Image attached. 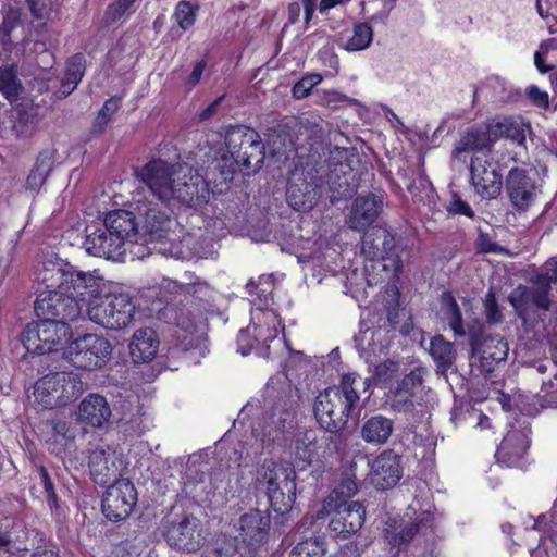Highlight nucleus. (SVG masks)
<instances>
[{
	"label": "nucleus",
	"instance_id": "nucleus-3",
	"mask_svg": "<svg viewBox=\"0 0 557 557\" xmlns=\"http://www.w3.org/2000/svg\"><path fill=\"white\" fill-rule=\"evenodd\" d=\"M213 288L203 281L196 278L193 282L180 284L171 278L163 277L156 285L147 288L145 297L156 298L152 301L150 311L157 313L159 319L166 323L175 324L185 334L182 339V347L185 350L196 347L194 344V333L197 330L195 317L185 308H176L172 305L173 300H188L193 298L199 301H209L213 298Z\"/></svg>",
	"mask_w": 557,
	"mask_h": 557
},
{
	"label": "nucleus",
	"instance_id": "nucleus-61",
	"mask_svg": "<svg viewBox=\"0 0 557 557\" xmlns=\"http://www.w3.org/2000/svg\"><path fill=\"white\" fill-rule=\"evenodd\" d=\"M305 11V23L308 25L313 18L318 0H301Z\"/></svg>",
	"mask_w": 557,
	"mask_h": 557
},
{
	"label": "nucleus",
	"instance_id": "nucleus-26",
	"mask_svg": "<svg viewBox=\"0 0 557 557\" xmlns=\"http://www.w3.org/2000/svg\"><path fill=\"white\" fill-rule=\"evenodd\" d=\"M128 349L134 362H149L158 352L159 338L149 327L136 330L131 337Z\"/></svg>",
	"mask_w": 557,
	"mask_h": 557
},
{
	"label": "nucleus",
	"instance_id": "nucleus-63",
	"mask_svg": "<svg viewBox=\"0 0 557 557\" xmlns=\"http://www.w3.org/2000/svg\"><path fill=\"white\" fill-rule=\"evenodd\" d=\"M362 250L371 257L377 256V246L373 245L370 234L364 235L362 239Z\"/></svg>",
	"mask_w": 557,
	"mask_h": 557
},
{
	"label": "nucleus",
	"instance_id": "nucleus-4",
	"mask_svg": "<svg viewBox=\"0 0 557 557\" xmlns=\"http://www.w3.org/2000/svg\"><path fill=\"white\" fill-rule=\"evenodd\" d=\"M270 287V277H261L257 286L253 283L247 285L249 295L252 296L256 290L257 299L252 301L250 325L240 330L237 336V350L243 356L255 352L259 357L270 358L271 344L281 345L278 334L284 327L276 309L269 307L272 300L269 297Z\"/></svg>",
	"mask_w": 557,
	"mask_h": 557
},
{
	"label": "nucleus",
	"instance_id": "nucleus-31",
	"mask_svg": "<svg viewBox=\"0 0 557 557\" xmlns=\"http://www.w3.org/2000/svg\"><path fill=\"white\" fill-rule=\"evenodd\" d=\"M437 314L449 325L456 336L466 334L460 309L450 293H443Z\"/></svg>",
	"mask_w": 557,
	"mask_h": 557
},
{
	"label": "nucleus",
	"instance_id": "nucleus-37",
	"mask_svg": "<svg viewBox=\"0 0 557 557\" xmlns=\"http://www.w3.org/2000/svg\"><path fill=\"white\" fill-rule=\"evenodd\" d=\"M375 335L376 332L370 327L361 330L355 335L356 347L362 356L370 357L382 350V347L374 341Z\"/></svg>",
	"mask_w": 557,
	"mask_h": 557
},
{
	"label": "nucleus",
	"instance_id": "nucleus-20",
	"mask_svg": "<svg viewBox=\"0 0 557 557\" xmlns=\"http://www.w3.org/2000/svg\"><path fill=\"white\" fill-rule=\"evenodd\" d=\"M369 478L380 490L391 488L401 478L400 457L393 450H384L370 463Z\"/></svg>",
	"mask_w": 557,
	"mask_h": 557
},
{
	"label": "nucleus",
	"instance_id": "nucleus-64",
	"mask_svg": "<svg viewBox=\"0 0 557 557\" xmlns=\"http://www.w3.org/2000/svg\"><path fill=\"white\" fill-rule=\"evenodd\" d=\"M221 101H222V97L215 99L206 109H203L201 111V113H200V120H208V119H210L216 112Z\"/></svg>",
	"mask_w": 557,
	"mask_h": 557
},
{
	"label": "nucleus",
	"instance_id": "nucleus-29",
	"mask_svg": "<svg viewBox=\"0 0 557 557\" xmlns=\"http://www.w3.org/2000/svg\"><path fill=\"white\" fill-rule=\"evenodd\" d=\"M282 422L281 428L273 426L272 424H268L262 431H259L257 428L252 429V436L255 438V443L250 445V447L246 450L247 457H256L262 453V450L268 447L271 443L277 441V432L281 429H285V424L287 423L289 426L292 425V414L286 413L284 419H280Z\"/></svg>",
	"mask_w": 557,
	"mask_h": 557
},
{
	"label": "nucleus",
	"instance_id": "nucleus-10",
	"mask_svg": "<svg viewBox=\"0 0 557 557\" xmlns=\"http://www.w3.org/2000/svg\"><path fill=\"white\" fill-rule=\"evenodd\" d=\"M138 215L143 219V235L147 236L145 242L151 244L156 243L152 248L164 257H171L176 260H188L193 258L194 253L190 249V237H185L183 240L176 242L175 238L169 237L168 233L171 226L175 223L170 216L149 203H140L137 206Z\"/></svg>",
	"mask_w": 557,
	"mask_h": 557
},
{
	"label": "nucleus",
	"instance_id": "nucleus-18",
	"mask_svg": "<svg viewBox=\"0 0 557 557\" xmlns=\"http://www.w3.org/2000/svg\"><path fill=\"white\" fill-rule=\"evenodd\" d=\"M423 392L422 373L419 370L406 375L391 392L389 406L396 412H409L420 404Z\"/></svg>",
	"mask_w": 557,
	"mask_h": 557
},
{
	"label": "nucleus",
	"instance_id": "nucleus-48",
	"mask_svg": "<svg viewBox=\"0 0 557 557\" xmlns=\"http://www.w3.org/2000/svg\"><path fill=\"white\" fill-rule=\"evenodd\" d=\"M215 552L219 557H237L236 540L225 535L219 537L215 543Z\"/></svg>",
	"mask_w": 557,
	"mask_h": 557
},
{
	"label": "nucleus",
	"instance_id": "nucleus-15",
	"mask_svg": "<svg viewBox=\"0 0 557 557\" xmlns=\"http://www.w3.org/2000/svg\"><path fill=\"white\" fill-rule=\"evenodd\" d=\"M137 503L134 484L125 479L109 485L102 498V512L111 521L127 518Z\"/></svg>",
	"mask_w": 557,
	"mask_h": 557
},
{
	"label": "nucleus",
	"instance_id": "nucleus-51",
	"mask_svg": "<svg viewBox=\"0 0 557 557\" xmlns=\"http://www.w3.org/2000/svg\"><path fill=\"white\" fill-rule=\"evenodd\" d=\"M485 314L486 320L490 324H495L502 321L503 314L499 307L496 304L495 296L492 292H488L485 301Z\"/></svg>",
	"mask_w": 557,
	"mask_h": 557
},
{
	"label": "nucleus",
	"instance_id": "nucleus-62",
	"mask_svg": "<svg viewBox=\"0 0 557 557\" xmlns=\"http://www.w3.org/2000/svg\"><path fill=\"white\" fill-rule=\"evenodd\" d=\"M33 15L37 18L42 17V13L45 10L44 0H26Z\"/></svg>",
	"mask_w": 557,
	"mask_h": 557
},
{
	"label": "nucleus",
	"instance_id": "nucleus-27",
	"mask_svg": "<svg viewBox=\"0 0 557 557\" xmlns=\"http://www.w3.org/2000/svg\"><path fill=\"white\" fill-rule=\"evenodd\" d=\"M508 343L500 336H490L476 346L473 344V354L481 360L484 371L491 372L495 363L504 361L508 355Z\"/></svg>",
	"mask_w": 557,
	"mask_h": 557
},
{
	"label": "nucleus",
	"instance_id": "nucleus-43",
	"mask_svg": "<svg viewBox=\"0 0 557 557\" xmlns=\"http://www.w3.org/2000/svg\"><path fill=\"white\" fill-rule=\"evenodd\" d=\"M83 58L81 55H76L67 62L66 72L64 78L70 82L69 89L64 90V96H69L78 85L83 75Z\"/></svg>",
	"mask_w": 557,
	"mask_h": 557
},
{
	"label": "nucleus",
	"instance_id": "nucleus-12",
	"mask_svg": "<svg viewBox=\"0 0 557 557\" xmlns=\"http://www.w3.org/2000/svg\"><path fill=\"white\" fill-rule=\"evenodd\" d=\"M111 352L110 342L94 333L78 335L64 347V358L75 368L84 370L102 368Z\"/></svg>",
	"mask_w": 557,
	"mask_h": 557
},
{
	"label": "nucleus",
	"instance_id": "nucleus-58",
	"mask_svg": "<svg viewBox=\"0 0 557 557\" xmlns=\"http://www.w3.org/2000/svg\"><path fill=\"white\" fill-rule=\"evenodd\" d=\"M206 69V62L203 60L197 62L188 76L186 84L189 88L195 87L201 79L203 71Z\"/></svg>",
	"mask_w": 557,
	"mask_h": 557
},
{
	"label": "nucleus",
	"instance_id": "nucleus-2",
	"mask_svg": "<svg viewBox=\"0 0 557 557\" xmlns=\"http://www.w3.org/2000/svg\"><path fill=\"white\" fill-rule=\"evenodd\" d=\"M138 177L149 188L152 195L169 207L185 206L198 207L208 203L211 193H222L223 187L212 180H208L187 165H174L162 160L147 163L139 172Z\"/></svg>",
	"mask_w": 557,
	"mask_h": 557
},
{
	"label": "nucleus",
	"instance_id": "nucleus-28",
	"mask_svg": "<svg viewBox=\"0 0 557 557\" xmlns=\"http://www.w3.org/2000/svg\"><path fill=\"white\" fill-rule=\"evenodd\" d=\"M394 431V421L383 414H374L366 419L360 434L364 442L373 445L385 444Z\"/></svg>",
	"mask_w": 557,
	"mask_h": 557
},
{
	"label": "nucleus",
	"instance_id": "nucleus-59",
	"mask_svg": "<svg viewBox=\"0 0 557 557\" xmlns=\"http://www.w3.org/2000/svg\"><path fill=\"white\" fill-rule=\"evenodd\" d=\"M38 474H39L41 484H42L48 497L50 499H54L55 498L54 487H53V484L48 475L47 470L44 467H40L38 469Z\"/></svg>",
	"mask_w": 557,
	"mask_h": 557
},
{
	"label": "nucleus",
	"instance_id": "nucleus-6",
	"mask_svg": "<svg viewBox=\"0 0 557 557\" xmlns=\"http://www.w3.org/2000/svg\"><path fill=\"white\" fill-rule=\"evenodd\" d=\"M141 225L143 219H140ZM103 226L104 230L97 228L87 233L84 244L91 256L120 261L127 247L138 242L139 235L145 237L134 213L127 210L109 212L104 218Z\"/></svg>",
	"mask_w": 557,
	"mask_h": 557
},
{
	"label": "nucleus",
	"instance_id": "nucleus-46",
	"mask_svg": "<svg viewBox=\"0 0 557 557\" xmlns=\"http://www.w3.org/2000/svg\"><path fill=\"white\" fill-rule=\"evenodd\" d=\"M385 531V536L389 543L394 545H400L410 541L413 537V535L418 532V527L412 524L409 528L406 527L401 529L400 531H397V528H387Z\"/></svg>",
	"mask_w": 557,
	"mask_h": 557
},
{
	"label": "nucleus",
	"instance_id": "nucleus-52",
	"mask_svg": "<svg viewBox=\"0 0 557 557\" xmlns=\"http://www.w3.org/2000/svg\"><path fill=\"white\" fill-rule=\"evenodd\" d=\"M346 101H348V97L334 89L323 90L320 96V103L327 107H336Z\"/></svg>",
	"mask_w": 557,
	"mask_h": 557
},
{
	"label": "nucleus",
	"instance_id": "nucleus-30",
	"mask_svg": "<svg viewBox=\"0 0 557 557\" xmlns=\"http://www.w3.org/2000/svg\"><path fill=\"white\" fill-rule=\"evenodd\" d=\"M430 355L434 360L437 371L444 374L454 363L456 351L454 344L442 335L434 336L430 342Z\"/></svg>",
	"mask_w": 557,
	"mask_h": 557
},
{
	"label": "nucleus",
	"instance_id": "nucleus-19",
	"mask_svg": "<svg viewBox=\"0 0 557 557\" xmlns=\"http://www.w3.org/2000/svg\"><path fill=\"white\" fill-rule=\"evenodd\" d=\"M317 178L309 180L304 173H293L287 188V201L297 211H307L313 208L321 193Z\"/></svg>",
	"mask_w": 557,
	"mask_h": 557
},
{
	"label": "nucleus",
	"instance_id": "nucleus-22",
	"mask_svg": "<svg viewBox=\"0 0 557 557\" xmlns=\"http://www.w3.org/2000/svg\"><path fill=\"white\" fill-rule=\"evenodd\" d=\"M383 209V198L374 194L358 196L347 218V223L355 231H364L372 225Z\"/></svg>",
	"mask_w": 557,
	"mask_h": 557
},
{
	"label": "nucleus",
	"instance_id": "nucleus-13",
	"mask_svg": "<svg viewBox=\"0 0 557 557\" xmlns=\"http://www.w3.org/2000/svg\"><path fill=\"white\" fill-rule=\"evenodd\" d=\"M475 153L470 165L471 184L482 199H495L500 195L503 187L499 164L490 152L482 150Z\"/></svg>",
	"mask_w": 557,
	"mask_h": 557
},
{
	"label": "nucleus",
	"instance_id": "nucleus-25",
	"mask_svg": "<svg viewBox=\"0 0 557 557\" xmlns=\"http://www.w3.org/2000/svg\"><path fill=\"white\" fill-rule=\"evenodd\" d=\"M111 408L107 399L99 394L86 396L78 406V419L91 426L100 428L111 417Z\"/></svg>",
	"mask_w": 557,
	"mask_h": 557
},
{
	"label": "nucleus",
	"instance_id": "nucleus-44",
	"mask_svg": "<svg viewBox=\"0 0 557 557\" xmlns=\"http://www.w3.org/2000/svg\"><path fill=\"white\" fill-rule=\"evenodd\" d=\"M357 490L356 481L351 478H346L330 493V495H334L335 499H338V503L346 505L350 503L348 499L357 493Z\"/></svg>",
	"mask_w": 557,
	"mask_h": 557
},
{
	"label": "nucleus",
	"instance_id": "nucleus-47",
	"mask_svg": "<svg viewBox=\"0 0 557 557\" xmlns=\"http://www.w3.org/2000/svg\"><path fill=\"white\" fill-rule=\"evenodd\" d=\"M304 547L305 557H323L325 555V542L320 537H309L299 543Z\"/></svg>",
	"mask_w": 557,
	"mask_h": 557
},
{
	"label": "nucleus",
	"instance_id": "nucleus-14",
	"mask_svg": "<svg viewBox=\"0 0 557 557\" xmlns=\"http://www.w3.org/2000/svg\"><path fill=\"white\" fill-rule=\"evenodd\" d=\"M165 539L170 546L185 552L199 549L206 540L198 520L185 512L172 516Z\"/></svg>",
	"mask_w": 557,
	"mask_h": 557
},
{
	"label": "nucleus",
	"instance_id": "nucleus-17",
	"mask_svg": "<svg viewBox=\"0 0 557 557\" xmlns=\"http://www.w3.org/2000/svg\"><path fill=\"white\" fill-rule=\"evenodd\" d=\"M123 461L111 447H98L90 453L89 469L92 480L99 485L116 482Z\"/></svg>",
	"mask_w": 557,
	"mask_h": 557
},
{
	"label": "nucleus",
	"instance_id": "nucleus-55",
	"mask_svg": "<svg viewBox=\"0 0 557 557\" xmlns=\"http://www.w3.org/2000/svg\"><path fill=\"white\" fill-rule=\"evenodd\" d=\"M535 277L543 278L550 286L557 283V258L549 259L544 264L543 273L537 274Z\"/></svg>",
	"mask_w": 557,
	"mask_h": 557
},
{
	"label": "nucleus",
	"instance_id": "nucleus-42",
	"mask_svg": "<svg viewBox=\"0 0 557 557\" xmlns=\"http://www.w3.org/2000/svg\"><path fill=\"white\" fill-rule=\"evenodd\" d=\"M196 8L188 1H181L175 8L174 17L178 26L186 30L196 21Z\"/></svg>",
	"mask_w": 557,
	"mask_h": 557
},
{
	"label": "nucleus",
	"instance_id": "nucleus-24",
	"mask_svg": "<svg viewBox=\"0 0 557 557\" xmlns=\"http://www.w3.org/2000/svg\"><path fill=\"white\" fill-rule=\"evenodd\" d=\"M270 522V515L260 510L242 515L238 520L242 541L251 547L261 545L268 539Z\"/></svg>",
	"mask_w": 557,
	"mask_h": 557
},
{
	"label": "nucleus",
	"instance_id": "nucleus-9",
	"mask_svg": "<svg viewBox=\"0 0 557 557\" xmlns=\"http://www.w3.org/2000/svg\"><path fill=\"white\" fill-rule=\"evenodd\" d=\"M530 125L522 119L502 116L493 119L485 127H471L456 145L453 157L466 160L470 152L488 149L499 138H509L518 145H523Z\"/></svg>",
	"mask_w": 557,
	"mask_h": 557
},
{
	"label": "nucleus",
	"instance_id": "nucleus-56",
	"mask_svg": "<svg viewBox=\"0 0 557 557\" xmlns=\"http://www.w3.org/2000/svg\"><path fill=\"white\" fill-rule=\"evenodd\" d=\"M338 499H335L334 495H329L322 503L321 508L315 512V519H325L331 513L334 516L335 510L338 508Z\"/></svg>",
	"mask_w": 557,
	"mask_h": 557
},
{
	"label": "nucleus",
	"instance_id": "nucleus-5",
	"mask_svg": "<svg viewBox=\"0 0 557 557\" xmlns=\"http://www.w3.org/2000/svg\"><path fill=\"white\" fill-rule=\"evenodd\" d=\"M368 387L367 379L357 373H347L338 385L321 392L313 405L314 417L321 428L332 433L342 430L358 405L361 392Z\"/></svg>",
	"mask_w": 557,
	"mask_h": 557
},
{
	"label": "nucleus",
	"instance_id": "nucleus-45",
	"mask_svg": "<svg viewBox=\"0 0 557 557\" xmlns=\"http://www.w3.org/2000/svg\"><path fill=\"white\" fill-rule=\"evenodd\" d=\"M119 107L120 100L116 98H111L104 102L95 121V127L98 128L99 132L103 131Z\"/></svg>",
	"mask_w": 557,
	"mask_h": 557
},
{
	"label": "nucleus",
	"instance_id": "nucleus-8",
	"mask_svg": "<svg viewBox=\"0 0 557 557\" xmlns=\"http://www.w3.org/2000/svg\"><path fill=\"white\" fill-rule=\"evenodd\" d=\"M256 488L263 492L272 509L284 515L290 511L296 500V471L288 462L264 459L255 471Z\"/></svg>",
	"mask_w": 557,
	"mask_h": 557
},
{
	"label": "nucleus",
	"instance_id": "nucleus-39",
	"mask_svg": "<svg viewBox=\"0 0 557 557\" xmlns=\"http://www.w3.org/2000/svg\"><path fill=\"white\" fill-rule=\"evenodd\" d=\"M532 286L530 287L532 293V304L536 308L548 310L550 307L549 293L552 286L543 281V278L533 277Z\"/></svg>",
	"mask_w": 557,
	"mask_h": 557
},
{
	"label": "nucleus",
	"instance_id": "nucleus-34",
	"mask_svg": "<svg viewBox=\"0 0 557 557\" xmlns=\"http://www.w3.org/2000/svg\"><path fill=\"white\" fill-rule=\"evenodd\" d=\"M52 168V158L49 152H42L38 156L35 168L26 180V187L32 191H37L45 183Z\"/></svg>",
	"mask_w": 557,
	"mask_h": 557
},
{
	"label": "nucleus",
	"instance_id": "nucleus-50",
	"mask_svg": "<svg viewBox=\"0 0 557 557\" xmlns=\"http://www.w3.org/2000/svg\"><path fill=\"white\" fill-rule=\"evenodd\" d=\"M137 0H116L107 10V20L115 22L121 18Z\"/></svg>",
	"mask_w": 557,
	"mask_h": 557
},
{
	"label": "nucleus",
	"instance_id": "nucleus-1",
	"mask_svg": "<svg viewBox=\"0 0 557 557\" xmlns=\"http://www.w3.org/2000/svg\"><path fill=\"white\" fill-rule=\"evenodd\" d=\"M41 278L50 287H60L52 298L41 299L39 312L79 320L84 308L94 323L109 330L128 326L135 305L117 285L107 283L96 271H82L62 259H47Z\"/></svg>",
	"mask_w": 557,
	"mask_h": 557
},
{
	"label": "nucleus",
	"instance_id": "nucleus-16",
	"mask_svg": "<svg viewBox=\"0 0 557 557\" xmlns=\"http://www.w3.org/2000/svg\"><path fill=\"white\" fill-rule=\"evenodd\" d=\"M505 188L509 201L519 211H527L535 201L540 189L524 169L513 168L509 171Z\"/></svg>",
	"mask_w": 557,
	"mask_h": 557
},
{
	"label": "nucleus",
	"instance_id": "nucleus-38",
	"mask_svg": "<svg viewBox=\"0 0 557 557\" xmlns=\"http://www.w3.org/2000/svg\"><path fill=\"white\" fill-rule=\"evenodd\" d=\"M263 149L264 146L258 136L256 140H253V144H247V146H245V150L238 156L236 162H243L247 168H258L263 162Z\"/></svg>",
	"mask_w": 557,
	"mask_h": 557
},
{
	"label": "nucleus",
	"instance_id": "nucleus-40",
	"mask_svg": "<svg viewBox=\"0 0 557 557\" xmlns=\"http://www.w3.org/2000/svg\"><path fill=\"white\" fill-rule=\"evenodd\" d=\"M509 301L520 317H524L527 311L531 307H534L532 304V293L530 287L522 285L511 292L509 295Z\"/></svg>",
	"mask_w": 557,
	"mask_h": 557
},
{
	"label": "nucleus",
	"instance_id": "nucleus-57",
	"mask_svg": "<svg viewBox=\"0 0 557 557\" xmlns=\"http://www.w3.org/2000/svg\"><path fill=\"white\" fill-rule=\"evenodd\" d=\"M530 100L540 108H547L549 104L548 94L540 90L536 86H530L527 89Z\"/></svg>",
	"mask_w": 557,
	"mask_h": 557
},
{
	"label": "nucleus",
	"instance_id": "nucleus-23",
	"mask_svg": "<svg viewBox=\"0 0 557 557\" xmlns=\"http://www.w3.org/2000/svg\"><path fill=\"white\" fill-rule=\"evenodd\" d=\"M529 433L528 426L509 430L495 454L497 461L507 467L520 466L530 445Z\"/></svg>",
	"mask_w": 557,
	"mask_h": 557
},
{
	"label": "nucleus",
	"instance_id": "nucleus-49",
	"mask_svg": "<svg viewBox=\"0 0 557 557\" xmlns=\"http://www.w3.org/2000/svg\"><path fill=\"white\" fill-rule=\"evenodd\" d=\"M398 372V364L392 360L384 361L376 366L375 377L382 385L387 384Z\"/></svg>",
	"mask_w": 557,
	"mask_h": 557
},
{
	"label": "nucleus",
	"instance_id": "nucleus-35",
	"mask_svg": "<svg viewBox=\"0 0 557 557\" xmlns=\"http://www.w3.org/2000/svg\"><path fill=\"white\" fill-rule=\"evenodd\" d=\"M373 40V30L369 23H357L354 25L351 35L343 45L347 51H361L367 49Z\"/></svg>",
	"mask_w": 557,
	"mask_h": 557
},
{
	"label": "nucleus",
	"instance_id": "nucleus-33",
	"mask_svg": "<svg viewBox=\"0 0 557 557\" xmlns=\"http://www.w3.org/2000/svg\"><path fill=\"white\" fill-rule=\"evenodd\" d=\"M321 445L313 431H308L298 436L295 442V458L305 465L312 463L319 458Z\"/></svg>",
	"mask_w": 557,
	"mask_h": 557
},
{
	"label": "nucleus",
	"instance_id": "nucleus-11",
	"mask_svg": "<svg viewBox=\"0 0 557 557\" xmlns=\"http://www.w3.org/2000/svg\"><path fill=\"white\" fill-rule=\"evenodd\" d=\"M83 393V382L71 372H57L40 379L34 391L35 400L44 408L65 406Z\"/></svg>",
	"mask_w": 557,
	"mask_h": 557
},
{
	"label": "nucleus",
	"instance_id": "nucleus-21",
	"mask_svg": "<svg viewBox=\"0 0 557 557\" xmlns=\"http://www.w3.org/2000/svg\"><path fill=\"white\" fill-rule=\"evenodd\" d=\"M364 517L366 510L359 502H350L346 505L339 503L330 521V531L334 536L348 539L362 528Z\"/></svg>",
	"mask_w": 557,
	"mask_h": 557
},
{
	"label": "nucleus",
	"instance_id": "nucleus-32",
	"mask_svg": "<svg viewBox=\"0 0 557 557\" xmlns=\"http://www.w3.org/2000/svg\"><path fill=\"white\" fill-rule=\"evenodd\" d=\"M258 134L245 126H234L226 131L225 146L232 158L237 161L238 156L245 150L247 144H253Z\"/></svg>",
	"mask_w": 557,
	"mask_h": 557
},
{
	"label": "nucleus",
	"instance_id": "nucleus-36",
	"mask_svg": "<svg viewBox=\"0 0 557 557\" xmlns=\"http://www.w3.org/2000/svg\"><path fill=\"white\" fill-rule=\"evenodd\" d=\"M22 85L16 76V70L12 66L0 67V92L10 101H14L22 92Z\"/></svg>",
	"mask_w": 557,
	"mask_h": 557
},
{
	"label": "nucleus",
	"instance_id": "nucleus-54",
	"mask_svg": "<svg viewBox=\"0 0 557 557\" xmlns=\"http://www.w3.org/2000/svg\"><path fill=\"white\" fill-rule=\"evenodd\" d=\"M448 211L454 214H462L468 218H473L474 212L471 207L463 201L459 196L454 195L448 206Z\"/></svg>",
	"mask_w": 557,
	"mask_h": 557
},
{
	"label": "nucleus",
	"instance_id": "nucleus-60",
	"mask_svg": "<svg viewBox=\"0 0 557 557\" xmlns=\"http://www.w3.org/2000/svg\"><path fill=\"white\" fill-rule=\"evenodd\" d=\"M396 0H382V11L371 16L370 22L384 21L391 12Z\"/></svg>",
	"mask_w": 557,
	"mask_h": 557
},
{
	"label": "nucleus",
	"instance_id": "nucleus-53",
	"mask_svg": "<svg viewBox=\"0 0 557 557\" xmlns=\"http://www.w3.org/2000/svg\"><path fill=\"white\" fill-rule=\"evenodd\" d=\"M210 484L212 487L206 492V499H210V496H215L216 494H222L226 492L227 486L230 484V480L225 479V474L219 473L214 474L210 480Z\"/></svg>",
	"mask_w": 557,
	"mask_h": 557
},
{
	"label": "nucleus",
	"instance_id": "nucleus-41",
	"mask_svg": "<svg viewBox=\"0 0 557 557\" xmlns=\"http://www.w3.org/2000/svg\"><path fill=\"white\" fill-rule=\"evenodd\" d=\"M323 81V76L319 73L307 74L301 77L293 87L294 98L300 100L308 97L311 90Z\"/></svg>",
	"mask_w": 557,
	"mask_h": 557
},
{
	"label": "nucleus",
	"instance_id": "nucleus-7",
	"mask_svg": "<svg viewBox=\"0 0 557 557\" xmlns=\"http://www.w3.org/2000/svg\"><path fill=\"white\" fill-rule=\"evenodd\" d=\"M42 268L38 270L37 280L45 286L36 302L35 311L40 321L30 323L22 334V343L25 349L30 354L44 355L51 351L61 350L64 356V347L72 341L73 333L69 325L70 320L65 317L53 313L39 312V302L41 299H50L54 294L61 290L60 287H50L42 278Z\"/></svg>",
	"mask_w": 557,
	"mask_h": 557
}]
</instances>
